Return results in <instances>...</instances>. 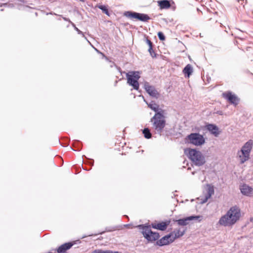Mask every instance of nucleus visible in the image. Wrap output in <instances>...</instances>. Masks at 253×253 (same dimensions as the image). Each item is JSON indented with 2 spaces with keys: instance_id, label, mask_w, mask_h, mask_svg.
I'll use <instances>...</instances> for the list:
<instances>
[{
  "instance_id": "nucleus-1",
  "label": "nucleus",
  "mask_w": 253,
  "mask_h": 253,
  "mask_svg": "<svg viewBox=\"0 0 253 253\" xmlns=\"http://www.w3.org/2000/svg\"><path fill=\"white\" fill-rule=\"evenodd\" d=\"M148 107L155 112V114L150 119L152 128L155 133L160 135L168 137L170 135L169 131L166 129V111L161 108L154 101L147 103Z\"/></svg>"
},
{
  "instance_id": "nucleus-2",
  "label": "nucleus",
  "mask_w": 253,
  "mask_h": 253,
  "mask_svg": "<svg viewBox=\"0 0 253 253\" xmlns=\"http://www.w3.org/2000/svg\"><path fill=\"white\" fill-rule=\"evenodd\" d=\"M241 216L240 208L237 206H232L219 218L218 224L224 226H233L239 220Z\"/></svg>"
},
{
  "instance_id": "nucleus-3",
  "label": "nucleus",
  "mask_w": 253,
  "mask_h": 253,
  "mask_svg": "<svg viewBox=\"0 0 253 253\" xmlns=\"http://www.w3.org/2000/svg\"><path fill=\"white\" fill-rule=\"evenodd\" d=\"M185 153L192 164L196 166L201 167L206 163L205 156L196 148H188L185 150Z\"/></svg>"
},
{
  "instance_id": "nucleus-4",
  "label": "nucleus",
  "mask_w": 253,
  "mask_h": 253,
  "mask_svg": "<svg viewBox=\"0 0 253 253\" xmlns=\"http://www.w3.org/2000/svg\"><path fill=\"white\" fill-rule=\"evenodd\" d=\"M126 78L127 80V84L132 87V89L136 90L139 92H141L139 90V80L140 78V72L138 71H132L126 73Z\"/></svg>"
},
{
  "instance_id": "nucleus-5",
  "label": "nucleus",
  "mask_w": 253,
  "mask_h": 253,
  "mask_svg": "<svg viewBox=\"0 0 253 253\" xmlns=\"http://www.w3.org/2000/svg\"><path fill=\"white\" fill-rule=\"evenodd\" d=\"M252 146L253 142L250 140L246 142L242 147L240 151H238V155L240 158V164H243L249 159Z\"/></svg>"
},
{
  "instance_id": "nucleus-6",
  "label": "nucleus",
  "mask_w": 253,
  "mask_h": 253,
  "mask_svg": "<svg viewBox=\"0 0 253 253\" xmlns=\"http://www.w3.org/2000/svg\"><path fill=\"white\" fill-rule=\"evenodd\" d=\"M186 141L196 146H202L206 141L202 134L199 132H192L188 134L186 138Z\"/></svg>"
},
{
  "instance_id": "nucleus-7",
  "label": "nucleus",
  "mask_w": 253,
  "mask_h": 253,
  "mask_svg": "<svg viewBox=\"0 0 253 253\" xmlns=\"http://www.w3.org/2000/svg\"><path fill=\"white\" fill-rule=\"evenodd\" d=\"M203 219V216L202 215L192 214L178 219H174L173 221L176 222L178 226H184L187 225L191 221L197 220L198 222H201Z\"/></svg>"
},
{
  "instance_id": "nucleus-8",
  "label": "nucleus",
  "mask_w": 253,
  "mask_h": 253,
  "mask_svg": "<svg viewBox=\"0 0 253 253\" xmlns=\"http://www.w3.org/2000/svg\"><path fill=\"white\" fill-rule=\"evenodd\" d=\"M172 233H173V232H170L165 235L161 238H159L157 242L155 243V246L162 247L165 246H168L173 243L174 241L172 238Z\"/></svg>"
},
{
  "instance_id": "nucleus-9",
  "label": "nucleus",
  "mask_w": 253,
  "mask_h": 253,
  "mask_svg": "<svg viewBox=\"0 0 253 253\" xmlns=\"http://www.w3.org/2000/svg\"><path fill=\"white\" fill-rule=\"evenodd\" d=\"M143 87L146 92L151 97L157 99L159 98L160 95V93L157 91L154 86L150 85L148 82H145L144 83Z\"/></svg>"
},
{
  "instance_id": "nucleus-10",
  "label": "nucleus",
  "mask_w": 253,
  "mask_h": 253,
  "mask_svg": "<svg viewBox=\"0 0 253 253\" xmlns=\"http://www.w3.org/2000/svg\"><path fill=\"white\" fill-rule=\"evenodd\" d=\"M222 96L228 102L235 106L239 104L240 99L235 94L233 93L231 91L223 92Z\"/></svg>"
},
{
  "instance_id": "nucleus-11",
  "label": "nucleus",
  "mask_w": 253,
  "mask_h": 253,
  "mask_svg": "<svg viewBox=\"0 0 253 253\" xmlns=\"http://www.w3.org/2000/svg\"><path fill=\"white\" fill-rule=\"evenodd\" d=\"M205 128L211 135L215 137H218L222 132L219 127L214 124L206 123L205 126Z\"/></svg>"
},
{
  "instance_id": "nucleus-12",
  "label": "nucleus",
  "mask_w": 253,
  "mask_h": 253,
  "mask_svg": "<svg viewBox=\"0 0 253 253\" xmlns=\"http://www.w3.org/2000/svg\"><path fill=\"white\" fill-rule=\"evenodd\" d=\"M170 220L169 219L161 221H155L154 222H152L150 224L151 228L164 231L167 229L168 226L170 224Z\"/></svg>"
},
{
  "instance_id": "nucleus-13",
  "label": "nucleus",
  "mask_w": 253,
  "mask_h": 253,
  "mask_svg": "<svg viewBox=\"0 0 253 253\" xmlns=\"http://www.w3.org/2000/svg\"><path fill=\"white\" fill-rule=\"evenodd\" d=\"M157 3L161 10L171 8L172 10L174 11L176 9V5L173 0H159Z\"/></svg>"
},
{
  "instance_id": "nucleus-14",
  "label": "nucleus",
  "mask_w": 253,
  "mask_h": 253,
  "mask_svg": "<svg viewBox=\"0 0 253 253\" xmlns=\"http://www.w3.org/2000/svg\"><path fill=\"white\" fill-rule=\"evenodd\" d=\"M144 238L148 243L156 242L160 238V234L159 232L153 231L151 229L147 233H144Z\"/></svg>"
},
{
  "instance_id": "nucleus-15",
  "label": "nucleus",
  "mask_w": 253,
  "mask_h": 253,
  "mask_svg": "<svg viewBox=\"0 0 253 253\" xmlns=\"http://www.w3.org/2000/svg\"><path fill=\"white\" fill-rule=\"evenodd\" d=\"M74 244V242H66L62 244L56 249H53L52 250L57 251V253H67V251L70 249Z\"/></svg>"
},
{
  "instance_id": "nucleus-16",
  "label": "nucleus",
  "mask_w": 253,
  "mask_h": 253,
  "mask_svg": "<svg viewBox=\"0 0 253 253\" xmlns=\"http://www.w3.org/2000/svg\"><path fill=\"white\" fill-rule=\"evenodd\" d=\"M240 190L241 193L244 196L248 197L253 196V188L247 184L244 183L240 186Z\"/></svg>"
},
{
  "instance_id": "nucleus-17",
  "label": "nucleus",
  "mask_w": 253,
  "mask_h": 253,
  "mask_svg": "<svg viewBox=\"0 0 253 253\" xmlns=\"http://www.w3.org/2000/svg\"><path fill=\"white\" fill-rule=\"evenodd\" d=\"M135 227L139 230H141V233L143 237H144L145 232V233H147L149 230H150L151 225L149 223L141 224L137 225Z\"/></svg>"
},
{
  "instance_id": "nucleus-18",
  "label": "nucleus",
  "mask_w": 253,
  "mask_h": 253,
  "mask_svg": "<svg viewBox=\"0 0 253 253\" xmlns=\"http://www.w3.org/2000/svg\"><path fill=\"white\" fill-rule=\"evenodd\" d=\"M186 231V228H185L182 231H180V229H174V231L171 232H173V233H172V238H173V240L174 241L176 239L182 237L185 234Z\"/></svg>"
},
{
  "instance_id": "nucleus-19",
  "label": "nucleus",
  "mask_w": 253,
  "mask_h": 253,
  "mask_svg": "<svg viewBox=\"0 0 253 253\" xmlns=\"http://www.w3.org/2000/svg\"><path fill=\"white\" fill-rule=\"evenodd\" d=\"M182 72L185 78H189L193 72L192 66L190 64L186 65L183 69Z\"/></svg>"
},
{
  "instance_id": "nucleus-20",
  "label": "nucleus",
  "mask_w": 253,
  "mask_h": 253,
  "mask_svg": "<svg viewBox=\"0 0 253 253\" xmlns=\"http://www.w3.org/2000/svg\"><path fill=\"white\" fill-rule=\"evenodd\" d=\"M139 13L133 11H126L124 12V15L126 17L133 20H138Z\"/></svg>"
},
{
  "instance_id": "nucleus-21",
  "label": "nucleus",
  "mask_w": 253,
  "mask_h": 253,
  "mask_svg": "<svg viewBox=\"0 0 253 253\" xmlns=\"http://www.w3.org/2000/svg\"><path fill=\"white\" fill-rule=\"evenodd\" d=\"M83 157V159H84V158L86 159V160L84 161V164H86V165H88L89 166H90V168L89 169H87L86 168V167H83L82 166V168L83 169L85 170H86V171H89L91 169V167L93 166L94 165V160L92 159H90V158H87L85 155H83L82 156Z\"/></svg>"
},
{
  "instance_id": "nucleus-22",
  "label": "nucleus",
  "mask_w": 253,
  "mask_h": 253,
  "mask_svg": "<svg viewBox=\"0 0 253 253\" xmlns=\"http://www.w3.org/2000/svg\"><path fill=\"white\" fill-rule=\"evenodd\" d=\"M97 7L102 10V12L107 15L108 16H110V13L108 8V6L107 5L104 4H98Z\"/></svg>"
},
{
  "instance_id": "nucleus-23",
  "label": "nucleus",
  "mask_w": 253,
  "mask_h": 253,
  "mask_svg": "<svg viewBox=\"0 0 253 253\" xmlns=\"http://www.w3.org/2000/svg\"><path fill=\"white\" fill-rule=\"evenodd\" d=\"M73 145L74 147L77 148V149H73L72 147H70V149L74 151H81L82 147V142L78 140H74L73 141Z\"/></svg>"
},
{
  "instance_id": "nucleus-24",
  "label": "nucleus",
  "mask_w": 253,
  "mask_h": 253,
  "mask_svg": "<svg viewBox=\"0 0 253 253\" xmlns=\"http://www.w3.org/2000/svg\"><path fill=\"white\" fill-rule=\"evenodd\" d=\"M207 194H206V196H208L210 198H211L212 195L214 194V187L213 186L207 184Z\"/></svg>"
},
{
  "instance_id": "nucleus-25",
  "label": "nucleus",
  "mask_w": 253,
  "mask_h": 253,
  "mask_svg": "<svg viewBox=\"0 0 253 253\" xmlns=\"http://www.w3.org/2000/svg\"><path fill=\"white\" fill-rule=\"evenodd\" d=\"M91 253H122L119 251H114L110 250H103L102 249H95L92 251Z\"/></svg>"
},
{
  "instance_id": "nucleus-26",
  "label": "nucleus",
  "mask_w": 253,
  "mask_h": 253,
  "mask_svg": "<svg viewBox=\"0 0 253 253\" xmlns=\"http://www.w3.org/2000/svg\"><path fill=\"white\" fill-rule=\"evenodd\" d=\"M150 19V17L147 14L139 13L138 16V21L143 22H146Z\"/></svg>"
},
{
  "instance_id": "nucleus-27",
  "label": "nucleus",
  "mask_w": 253,
  "mask_h": 253,
  "mask_svg": "<svg viewBox=\"0 0 253 253\" xmlns=\"http://www.w3.org/2000/svg\"><path fill=\"white\" fill-rule=\"evenodd\" d=\"M142 133L146 139H150L152 137V133L148 127H145L142 130Z\"/></svg>"
},
{
  "instance_id": "nucleus-28",
  "label": "nucleus",
  "mask_w": 253,
  "mask_h": 253,
  "mask_svg": "<svg viewBox=\"0 0 253 253\" xmlns=\"http://www.w3.org/2000/svg\"><path fill=\"white\" fill-rule=\"evenodd\" d=\"M71 25L74 28V30L77 31L78 34L81 35L83 37L85 38L87 40L86 38L85 37L84 33L81 31L80 30H79L76 26V25L74 23H72Z\"/></svg>"
},
{
  "instance_id": "nucleus-29",
  "label": "nucleus",
  "mask_w": 253,
  "mask_h": 253,
  "mask_svg": "<svg viewBox=\"0 0 253 253\" xmlns=\"http://www.w3.org/2000/svg\"><path fill=\"white\" fill-rule=\"evenodd\" d=\"M148 52H149L150 53V55H151V56L152 57V58H156L157 56V54H156L154 49H153V46H150L148 48Z\"/></svg>"
},
{
  "instance_id": "nucleus-30",
  "label": "nucleus",
  "mask_w": 253,
  "mask_h": 253,
  "mask_svg": "<svg viewBox=\"0 0 253 253\" xmlns=\"http://www.w3.org/2000/svg\"><path fill=\"white\" fill-rule=\"evenodd\" d=\"M144 41L148 44L149 47L154 46L153 43L151 41L150 39H149L148 37L146 35H144Z\"/></svg>"
},
{
  "instance_id": "nucleus-31",
  "label": "nucleus",
  "mask_w": 253,
  "mask_h": 253,
  "mask_svg": "<svg viewBox=\"0 0 253 253\" xmlns=\"http://www.w3.org/2000/svg\"><path fill=\"white\" fill-rule=\"evenodd\" d=\"M159 39L161 41H164L166 40V37L162 32H159L157 34Z\"/></svg>"
},
{
  "instance_id": "nucleus-32",
  "label": "nucleus",
  "mask_w": 253,
  "mask_h": 253,
  "mask_svg": "<svg viewBox=\"0 0 253 253\" xmlns=\"http://www.w3.org/2000/svg\"><path fill=\"white\" fill-rule=\"evenodd\" d=\"M118 229V226H110L107 227L105 229L106 232H112L113 231H115Z\"/></svg>"
},
{
  "instance_id": "nucleus-33",
  "label": "nucleus",
  "mask_w": 253,
  "mask_h": 253,
  "mask_svg": "<svg viewBox=\"0 0 253 253\" xmlns=\"http://www.w3.org/2000/svg\"><path fill=\"white\" fill-rule=\"evenodd\" d=\"M210 198V197L205 195L204 198L201 200L200 203L201 204L206 203L208 201V199H209Z\"/></svg>"
},
{
  "instance_id": "nucleus-34",
  "label": "nucleus",
  "mask_w": 253,
  "mask_h": 253,
  "mask_svg": "<svg viewBox=\"0 0 253 253\" xmlns=\"http://www.w3.org/2000/svg\"><path fill=\"white\" fill-rule=\"evenodd\" d=\"M60 16H61L64 21L68 22L71 24H72V23H73L69 18L64 17L62 15H60Z\"/></svg>"
},
{
  "instance_id": "nucleus-35",
  "label": "nucleus",
  "mask_w": 253,
  "mask_h": 253,
  "mask_svg": "<svg viewBox=\"0 0 253 253\" xmlns=\"http://www.w3.org/2000/svg\"><path fill=\"white\" fill-rule=\"evenodd\" d=\"M117 69L118 70V71L120 73L121 75H122L123 74H126L125 71H122L121 68L120 67H118Z\"/></svg>"
},
{
  "instance_id": "nucleus-36",
  "label": "nucleus",
  "mask_w": 253,
  "mask_h": 253,
  "mask_svg": "<svg viewBox=\"0 0 253 253\" xmlns=\"http://www.w3.org/2000/svg\"><path fill=\"white\" fill-rule=\"evenodd\" d=\"M18 1L23 3H28V1L27 0H18Z\"/></svg>"
},
{
  "instance_id": "nucleus-37",
  "label": "nucleus",
  "mask_w": 253,
  "mask_h": 253,
  "mask_svg": "<svg viewBox=\"0 0 253 253\" xmlns=\"http://www.w3.org/2000/svg\"><path fill=\"white\" fill-rule=\"evenodd\" d=\"M216 114L219 115H222L223 114L222 113V112L221 111H218L216 112Z\"/></svg>"
},
{
  "instance_id": "nucleus-38",
  "label": "nucleus",
  "mask_w": 253,
  "mask_h": 253,
  "mask_svg": "<svg viewBox=\"0 0 253 253\" xmlns=\"http://www.w3.org/2000/svg\"><path fill=\"white\" fill-rule=\"evenodd\" d=\"M93 235L92 234H91V235H84L82 236V237L81 238V239H84L87 236H92Z\"/></svg>"
},
{
  "instance_id": "nucleus-39",
  "label": "nucleus",
  "mask_w": 253,
  "mask_h": 253,
  "mask_svg": "<svg viewBox=\"0 0 253 253\" xmlns=\"http://www.w3.org/2000/svg\"><path fill=\"white\" fill-rule=\"evenodd\" d=\"M105 231H102V232H99V233H98L97 234H95V235H98V234L102 235V234H104L105 233Z\"/></svg>"
},
{
  "instance_id": "nucleus-40",
  "label": "nucleus",
  "mask_w": 253,
  "mask_h": 253,
  "mask_svg": "<svg viewBox=\"0 0 253 253\" xmlns=\"http://www.w3.org/2000/svg\"><path fill=\"white\" fill-rule=\"evenodd\" d=\"M130 225V224H126L124 225V226L125 227H128V226H129Z\"/></svg>"
},
{
  "instance_id": "nucleus-41",
  "label": "nucleus",
  "mask_w": 253,
  "mask_h": 253,
  "mask_svg": "<svg viewBox=\"0 0 253 253\" xmlns=\"http://www.w3.org/2000/svg\"><path fill=\"white\" fill-rule=\"evenodd\" d=\"M250 221L251 222H253V217H251L250 218Z\"/></svg>"
},
{
  "instance_id": "nucleus-42",
  "label": "nucleus",
  "mask_w": 253,
  "mask_h": 253,
  "mask_svg": "<svg viewBox=\"0 0 253 253\" xmlns=\"http://www.w3.org/2000/svg\"><path fill=\"white\" fill-rule=\"evenodd\" d=\"M139 96H140V97H142V98H143V100H144L145 99V98H144V97L142 95H139Z\"/></svg>"
},
{
  "instance_id": "nucleus-43",
  "label": "nucleus",
  "mask_w": 253,
  "mask_h": 253,
  "mask_svg": "<svg viewBox=\"0 0 253 253\" xmlns=\"http://www.w3.org/2000/svg\"><path fill=\"white\" fill-rule=\"evenodd\" d=\"M35 15H36V16H38V12H35Z\"/></svg>"
},
{
  "instance_id": "nucleus-44",
  "label": "nucleus",
  "mask_w": 253,
  "mask_h": 253,
  "mask_svg": "<svg viewBox=\"0 0 253 253\" xmlns=\"http://www.w3.org/2000/svg\"><path fill=\"white\" fill-rule=\"evenodd\" d=\"M163 20H164V21H165L166 22H167V19L166 18H163Z\"/></svg>"
},
{
  "instance_id": "nucleus-45",
  "label": "nucleus",
  "mask_w": 253,
  "mask_h": 253,
  "mask_svg": "<svg viewBox=\"0 0 253 253\" xmlns=\"http://www.w3.org/2000/svg\"><path fill=\"white\" fill-rule=\"evenodd\" d=\"M80 1H82V2H85L86 0H79Z\"/></svg>"
},
{
  "instance_id": "nucleus-46",
  "label": "nucleus",
  "mask_w": 253,
  "mask_h": 253,
  "mask_svg": "<svg viewBox=\"0 0 253 253\" xmlns=\"http://www.w3.org/2000/svg\"><path fill=\"white\" fill-rule=\"evenodd\" d=\"M143 101L146 103V104H147V103H149L148 102H147V101H146V99H145V100H143Z\"/></svg>"
},
{
  "instance_id": "nucleus-47",
  "label": "nucleus",
  "mask_w": 253,
  "mask_h": 253,
  "mask_svg": "<svg viewBox=\"0 0 253 253\" xmlns=\"http://www.w3.org/2000/svg\"><path fill=\"white\" fill-rule=\"evenodd\" d=\"M48 14H53V13H52V12H50L49 13H46V15H48Z\"/></svg>"
},
{
  "instance_id": "nucleus-48",
  "label": "nucleus",
  "mask_w": 253,
  "mask_h": 253,
  "mask_svg": "<svg viewBox=\"0 0 253 253\" xmlns=\"http://www.w3.org/2000/svg\"><path fill=\"white\" fill-rule=\"evenodd\" d=\"M25 6L27 7H29V8H32V7H31L30 6H29L28 5H26Z\"/></svg>"
},
{
  "instance_id": "nucleus-49",
  "label": "nucleus",
  "mask_w": 253,
  "mask_h": 253,
  "mask_svg": "<svg viewBox=\"0 0 253 253\" xmlns=\"http://www.w3.org/2000/svg\"><path fill=\"white\" fill-rule=\"evenodd\" d=\"M117 83H118V81H116L115 82V85H116V84H117Z\"/></svg>"
},
{
  "instance_id": "nucleus-50",
  "label": "nucleus",
  "mask_w": 253,
  "mask_h": 253,
  "mask_svg": "<svg viewBox=\"0 0 253 253\" xmlns=\"http://www.w3.org/2000/svg\"><path fill=\"white\" fill-rule=\"evenodd\" d=\"M3 5H6V4L5 3H4V4H1L0 6H2Z\"/></svg>"
},
{
  "instance_id": "nucleus-51",
  "label": "nucleus",
  "mask_w": 253,
  "mask_h": 253,
  "mask_svg": "<svg viewBox=\"0 0 253 253\" xmlns=\"http://www.w3.org/2000/svg\"><path fill=\"white\" fill-rule=\"evenodd\" d=\"M197 11H200V9L199 8H197Z\"/></svg>"
},
{
  "instance_id": "nucleus-52",
  "label": "nucleus",
  "mask_w": 253,
  "mask_h": 253,
  "mask_svg": "<svg viewBox=\"0 0 253 253\" xmlns=\"http://www.w3.org/2000/svg\"><path fill=\"white\" fill-rule=\"evenodd\" d=\"M194 173H195V172L194 171L192 172V174H194Z\"/></svg>"
},
{
  "instance_id": "nucleus-53",
  "label": "nucleus",
  "mask_w": 253,
  "mask_h": 253,
  "mask_svg": "<svg viewBox=\"0 0 253 253\" xmlns=\"http://www.w3.org/2000/svg\"><path fill=\"white\" fill-rule=\"evenodd\" d=\"M69 27V25H67V27L68 28Z\"/></svg>"
}]
</instances>
